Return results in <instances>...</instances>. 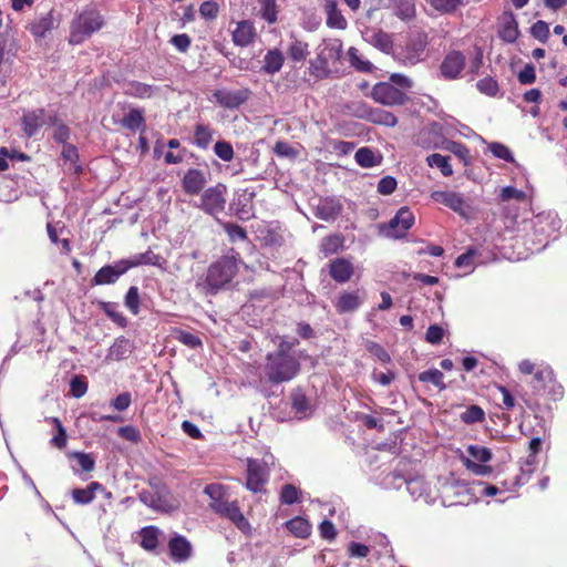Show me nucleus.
Listing matches in <instances>:
<instances>
[{"instance_id":"c9c22d12","label":"nucleus","mask_w":567,"mask_h":567,"mask_svg":"<svg viewBox=\"0 0 567 567\" xmlns=\"http://www.w3.org/2000/svg\"><path fill=\"white\" fill-rule=\"evenodd\" d=\"M161 533L159 528L155 526L143 527L140 533L141 546L148 551L156 549Z\"/></svg>"},{"instance_id":"6ab92c4d","label":"nucleus","mask_w":567,"mask_h":567,"mask_svg":"<svg viewBox=\"0 0 567 567\" xmlns=\"http://www.w3.org/2000/svg\"><path fill=\"white\" fill-rule=\"evenodd\" d=\"M51 116L47 115L43 110H35L24 114L22 123L23 131L28 136H33L37 132L50 123Z\"/></svg>"},{"instance_id":"4c0bfd02","label":"nucleus","mask_w":567,"mask_h":567,"mask_svg":"<svg viewBox=\"0 0 567 567\" xmlns=\"http://www.w3.org/2000/svg\"><path fill=\"white\" fill-rule=\"evenodd\" d=\"M159 257L153 254L151 250L142 254L131 256L128 259H124L127 269L141 266V265H157Z\"/></svg>"},{"instance_id":"ea45409f","label":"nucleus","mask_w":567,"mask_h":567,"mask_svg":"<svg viewBox=\"0 0 567 567\" xmlns=\"http://www.w3.org/2000/svg\"><path fill=\"white\" fill-rule=\"evenodd\" d=\"M394 13L402 20H410L415 16L414 0H394Z\"/></svg>"},{"instance_id":"f3484780","label":"nucleus","mask_w":567,"mask_h":567,"mask_svg":"<svg viewBox=\"0 0 567 567\" xmlns=\"http://www.w3.org/2000/svg\"><path fill=\"white\" fill-rule=\"evenodd\" d=\"M431 198L434 202L451 208L461 216L466 215V204L461 194H457L455 192L435 190L431 194Z\"/></svg>"},{"instance_id":"4be33fe9","label":"nucleus","mask_w":567,"mask_h":567,"mask_svg":"<svg viewBox=\"0 0 567 567\" xmlns=\"http://www.w3.org/2000/svg\"><path fill=\"white\" fill-rule=\"evenodd\" d=\"M168 548L172 558L175 561H185L192 555V545L190 543L181 535H175L168 542Z\"/></svg>"},{"instance_id":"e2e57ef3","label":"nucleus","mask_w":567,"mask_h":567,"mask_svg":"<svg viewBox=\"0 0 567 567\" xmlns=\"http://www.w3.org/2000/svg\"><path fill=\"white\" fill-rule=\"evenodd\" d=\"M62 157L66 161V162H70V164L72 165V168L74 171V173H80L81 172V166L78 165V159H79V155H78V150L71 145V144H65L63 146V150H62Z\"/></svg>"},{"instance_id":"412c9836","label":"nucleus","mask_w":567,"mask_h":567,"mask_svg":"<svg viewBox=\"0 0 567 567\" xmlns=\"http://www.w3.org/2000/svg\"><path fill=\"white\" fill-rule=\"evenodd\" d=\"M256 29L252 22L244 20L233 31V41L238 47H248L255 41Z\"/></svg>"},{"instance_id":"864d4df0","label":"nucleus","mask_w":567,"mask_h":567,"mask_svg":"<svg viewBox=\"0 0 567 567\" xmlns=\"http://www.w3.org/2000/svg\"><path fill=\"white\" fill-rule=\"evenodd\" d=\"M371 120L374 123L382 124L385 126H395L398 118L390 112L384 110H375L371 113Z\"/></svg>"},{"instance_id":"4d7b16f0","label":"nucleus","mask_w":567,"mask_h":567,"mask_svg":"<svg viewBox=\"0 0 567 567\" xmlns=\"http://www.w3.org/2000/svg\"><path fill=\"white\" fill-rule=\"evenodd\" d=\"M350 62L352 66L362 72H368L372 70V64L369 61L362 60L358 49L350 48L348 51Z\"/></svg>"},{"instance_id":"9b49d317","label":"nucleus","mask_w":567,"mask_h":567,"mask_svg":"<svg viewBox=\"0 0 567 567\" xmlns=\"http://www.w3.org/2000/svg\"><path fill=\"white\" fill-rule=\"evenodd\" d=\"M371 96L383 105H402L406 101V95L388 82L377 83L372 89Z\"/></svg>"},{"instance_id":"1a4fd4ad","label":"nucleus","mask_w":567,"mask_h":567,"mask_svg":"<svg viewBox=\"0 0 567 567\" xmlns=\"http://www.w3.org/2000/svg\"><path fill=\"white\" fill-rule=\"evenodd\" d=\"M427 37L424 33L413 35L398 53V60L404 65H415L424 60Z\"/></svg>"},{"instance_id":"c03bdc74","label":"nucleus","mask_w":567,"mask_h":567,"mask_svg":"<svg viewBox=\"0 0 567 567\" xmlns=\"http://www.w3.org/2000/svg\"><path fill=\"white\" fill-rule=\"evenodd\" d=\"M308 53V44L299 40H295L288 48V55L296 62L306 60Z\"/></svg>"},{"instance_id":"5fc2aeb1","label":"nucleus","mask_w":567,"mask_h":567,"mask_svg":"<svg viewBox=\"0 0 567 567\" xmlns=\"http://www.w3.org/2000/svg\"><path fill=\"white\" fill-rule=\"evenodd\" d=\"M260 13L268 23L277 21V4L275 0H261Z\"/></svg>"},{"instance_id":"338daca9","label":"nucleus","mask_w":567,"mask_h":567,"mask_svg":"<svg viewBox=\"0 0 567 567\" xmlns=\"http://www.w3.org/2000/svg\"><path fill=\"white\" fill-rule=\"evenodd\" d=\"M215 154L223 161L229 162L234 157L233 146L225 141H219L214 146Z\"/></svg>"},{"instance_id":"774afa93","label":"nucleus","mask_w":567,"mask_h":567,"mask_svg":"<svg viewBox=\"0 0 567 567\" xmlns=\"http://www.w3.org/2000/svg\"><path fill=\"white\" fill-rule=\"evenodd\" d=\"M476 86L480 92L489 96H495L498 91V84L492 78H484L480 80Z\"/></svg>"},{"instance_id":"423d86ee","label":"nucleus","mask_w":567,"mask_h":567,"mask_svg":"<svg viewBox=\"0 0 567 567\" xmlns=\"http://www.w3.org/2000/svg\"><path fill=\"white\" fill-rule=\"evenodd\" d=\"M272 455L262 460L247 458L246 487L252 493L262 492L269 478Z\"/></svg>"},{"instance_id":"b1692460","label":"nucleus","mask_w":567,"mask_h":567,"mask_svg":"<svg viewBox=\"0 0 567 567\" xmlns=\"http://www.w3.org/2000/svg\"><path fill=\"white\" fill-rule=\"evenodd\" d=\"M364 40L382 52H390L393 42L391 35L382 30H369L364 33Z\"/></svg>"},{"instance_id":"4468645a","label":"nucleus","mask_w":567,"mask_h":567,"mask_svg":"<svg viewBox=\"0 0 567 567\" xmlns=\"http://www.w3.org/2000/svg\"><path fill=\"white\" fill-rule=\"evenodd\" d=\"M217 103L227 109H236L244 104L250 96L248 89H240L235 91L218 90L214 93Z\"/></svg>"},{"instance_id":"e433bc0d","label":"nucleus","mask_w":567,"mask_h":567,"mask_svg":"<svg viewBox=\"0 0 567 567\" xmlns=\"http://www.w3.org/2000/svg\"><path fill=\"white\" fill-rule=\"evenodd\" d=\"M288 530L299 538H307L311 534V525L302 517H295L286 523Z\"/></svg>"},{"instance_id":"49530a36","label":"nucleus","mask_w":567,"mask_h":567,"mask_svg":"<svg viewBox=\"0 0 567 567\" xmlns=\"http://www.w3.org/2000/svg\"><path fill=\"white\" fill-rule=\"evenodd\" d=\"M254 192L240 195L237 202L234 203V206H240L241 208H237V214L240 218H248L251 209V200L254 197Z\"/></svg>"},{"instance_id":"052dcab7","label":"nucleus","mask_w":567,"mask_h":567,"mask_svg":"<svg viewBox=\"0 0 567 567\" xmlns=\"http://www.w3.org/2000/svg\"><path fill=\"white\" fill-rule=\"evenodd\" d=\"M223 228L231 241H244L247 238L245 229L237 224L224 223Z\"/></svg>"},{"instance_id":"393cba45","label":"nucleus","mask_w":567,"mask_h":567,"mask_svg":"<svg viewBox=\"0 0 567 567\" xmlns=\"http://www.w3.org/2000/svg\"><path fill=\"white\" fill-rule=\"evenodd\" d=\"M48 236L53 244H61L62 249L65 254L71 251V246L68 237H64L68 233L64 224L58 221L55 224L48 223L47 225Z\"/></svg>"},{"instance_id":"72a5a7b5","label":"nucleus","mask_w":567,"mask_h":567,"mask_svg":"<svg viewBox=\"0 0 567 567\" xmlns=\"http://www.w3.org/2000/svg\"><path fill=\"white\" fill-rule=\"evenodd\" d=\"M102 488L97 482L90 483L85 488H74L72 491L73 501L81 505L90 504L95 497V492Z\"/></svg>"},{"instance_id":"2eb2a0df","label":"nucleus","mask_w":567,"mask_h":567,"mask_svg":"<svg viewBox=\"0 0 567 567\" xmlns=\"http://www.w3.org/2000/svg\"><path fill=\"white\" fill-rule=\"evenodd\" d=\"M217 514L233 522L244 533L250 530V524L243 515L236 501H227L223 507H217Z\"/></svg>"},{"instance_id":"ddd939ff","label":"nucleus","mask_w":567,"mask_h":567,"mask_svg":"<svg viewBox=\"0 0 567 567\" xmlns=\"http://www.w3.org/2000/svg\"><path fill=\"white\" fill-rule=\"evenodd\" d=\"M127 270L124 259L116 261L114 265H106L95 274L92 284L95 286L114 284Z\"/></svg>"},{"instance_id":"dca6fc26","label":"nucleus","mask_w":567,"mask_h":567,"mask_svg":"<svg viewBox=\"0 0 567 567\" xmlns=\"http://www.w3.org/2000/svg\"><path fill=\"white\" fill-rule=\"evenodd\" d=\"M313 208L316 217L329 221L334 220L340 215L342 205L336 197H324L320 198Z\"/></svg>"},{"instance_id":"bb28decb","label":"nucleus","mask_w":567,"mask_h":567,"mask_svg":"<svg viewBox=\"0 0 567 567\" xmlns=\"http://www.w3.org/2000/svg\"><path fill=\"white\" fill-rule=\"evenodd\" d=\"M285 58L278 49L269 50L264 58L261 70L267 74H275L282 68Z\"/></svg>"},{"instance_id":"7c9ffc66","label":"nucleus","mask_w":567,"mask_h":567,"mask_svg":"<svg viewBox=\"0 0 567 567\" xmlns=\"http://www.w3.org/2000/svg\"><path fill=\"white\" fill-rule=\"evenodd\" d=\"M204 493L210 498L209 506L217 514V507L227 503L225 487L220 484H209L205 487Z\"/></svg>"},{"instance_id":"0eeeda50","label":"nucleus","mask_w":567,"mask_h":567,"mask_svg":"<svg viewBox=\"0 0 567 567\" xmlns=\"http://www.w3.org/2000/svg\"><path fill=\"white\" fill-rule=\"evenodd\" d=\"M138 499L158 513L169 514L179 508V501L172 494L169 488H164L157 492L141 491Z\"/></svg>"},{"instance_id":"a19ab883","label":"nucleus","mask_w":567,"mask_h":567,"mask_svg":"<svg viewBox=\"0 0 567 567\" xmlns=\"http://www.w3.org/2000/svg\"><path fill=\"white\" fill-rule=\"evenodd\" d=\"M426 163L431 167H437L444 176H451L453 174L449 156H443L437 153L431 154L427 156Z\"/></svg>"},{"instance_id":"9d476101","label":"nucleus","mask_w":567,"mask_h":567,"mask_svg":"<svg viewBox=\"0 0 567 567\" xmlns=\"http://www.w3.org/2000/svg\"><path fill=\"white\" fill-rule=\"evenodd\" d=\"M226 186L223 184L207 188L202 194L200 203L197 207L212 216L220 214L226 205Z\"/></svg>"},{"instance_id":"cd10ccee","label":"nucleus","mask_w":567,"mask_h":567,"mask_svg":"<svg viewBox=\"0 0 567 567\" xmlns=\"http://www.w3.org/2000/svg\"><path fill=\"white\" fill-rule=\"evenodd\" d=\"M132 352V344L128 339L121 337L117 338L110 347L107 359L120 361L127 358Z\"/></svg>"},{"instance_id":"20e7f679","label":"nucleus","mask_w":567,"mask_h":567,"mask_svg":"<svg viewBox=\"0 0 567 567\" xmlns=\"http://www.w3.org/2000/svg\"><path fill=\"white\" fill-rule=\"evenodd\" d=\"M467 455H461V461L465 468L476 476H488L492 474L493 468L487 465L492 458L493 453L489 449L471 444L466 447Z\"/></svg>"},{"instance_id":"5701e85b","label":"nucleus","mask_w":567,"mask_h":567,"mask_svg":"<svg viewBox=\"0 0 567 567\" xmlns=\"http://www.w3.org/2000/svg\"><path fill=\"white\" fill-rule=\"evenodd\" d=\"M353 275L352 264L344 258H337L330 264V276L338 282H347Z\"/></svg>"},{"instance_id":"a18cd8bd","label":"nucleus","mask_w":567,"mask_h":567,"mask_svg":"<svg viewBox=\"0 0 567 567\" xmlns=\"http://www.w3.org/2000/svg\"><path fill=\"white\" fill-rule=\"evenodd\" d=\"M213 133L212 130L203 124H198L195 128V143L202 148H206L212 142Z\"/></svg>"},{"instance_id":"09e8293b","label":"nucleus","mask_w":567,"mask_h":567,"mask_svg":"<svg viewBox=\"0 0 567 567\" xmlns=\"http://www.w3.org/2000/svg\"><path fill=\"white\" fill-rule=\"evenodd\" d=\"M122 122L126 128L136 131L143 125L144 117L140 110H131Z\"/></svg>"},{"instance_id":"de8ad7c7","label":"nucleus","mask_w":567,"mask_h":567,"mask_svg":"<svg viewBox=\"0 0 567 567\" xmlns=\"http://www.w3.org/2000/svg\"><path fill=\"white\" fill-rule=\"evenodd\" d=\"M364 348L370 354L375 357L381 362H383V363L390 362V360H391L390 354L381 344H379L374 341H371V340H367L364 342Z\"/></svg>"},{"instance_id":"a211bd4d","label":"nucleus","mask_w":567,"mask_h":567,"mask_svg":"<svg viewBox=\"0 0 567 567\" xmlns=\"http://www.w3.org/2000/svg\"><path fill=\"white\" fill-rule=\"evenodd\" d=\"M206 182V176L203 171L190 168L185 173L182 179V186L186 194L197 195L204 188Z\"/></svg>"},{"instance_id":"69168bd1","label":"nucleus","mask_w":567,"mask_h":567,"mask_svg":"<svg viewBox=\"0 0 567 567\" xmlns=\"http://www.w3.org/2000/svg\"><path fill=\"white\" fill-rule=\"evenodd\" d=\"M532 35L540 42H546L549 38V25L545 21H537L530 28Z\"/></svg>"},{"instance_id":"37998d69","label":"nucleus","mask_w":567,"mask_h":567,"mask_svg":"<svg viewBox=\"0 0 567 567\" xmlns=\"http://www.w3.org/2000/svg\"><path fill=\"white\" fill-rule=\"evenodd\" d=\"M49 420L53 423V425L56 429V433L51 439L50 443L53 446H55L56 449L62 450V449H64L66 446V443H68L66 431H65L64 426L62 425L61 421L58 417H50Z\"/></svg>"},{"instance_id":"79ce46f5","label":"nucleus","mask_w":567,"mask_h":567,"mask_svg":"<svg viewBox=\"0 0 567 567\" xmlns=\"http://www.w3.org/2000/svg\"><path fill=\"white\" fill-rule=\"evenodd\" d=\"M443 379H444L443 373L437 369L426 370L419 374V380L421 382L432 383L434 386L439 388L440 390H444L446 388L443 382Z\"/></svg>"},{"instance_id":"58836bf2","label":"nucleus","mask_w":567,"mask_h":567,"mask_svg":"<svg viewBox=\"0 0 567 567\" xmlns=\"http://www.w3.org/2000/svg\"><path fill=\"white\" fill-rule=\"evenodd\" d=\"M292 409L298 417H306L311 413V408L306 395L300 391H295L291 395Z\"/></svg>"},{"instance_id":"f03ea898","label":"nucleus","mask_w":567,"mask_h":567,"mask_svg":"<svg viewBox=\"0 0 567 567\" xmlns=\"http://www.w3.org/2000/svg\"><path fill=\"white\" fill-rule=\"evenodd\" d=\"M104 24L103 17L94 8H84L72 20L70 25L71 44H80L97 32Z\"/></svg>"},{"instance_id":"603ef678","label":"nucleus","mask_w":567,"mask_h":567,"mask_svg":"<svg viewBox=\"0 0 567 567\" xmlns=\"http://www.w3.org/2000/svg\"><path fill=\"white\" fill-rule=\"evenodd\" d=\"M299 489L292 484H285L280 491V501L284 504L291 505L299 501Z\"/></svg>"},{"instance_id":"39448f33","label":"nucleus","mask_w":567,"mask_h":567,"mask_svg":"<svg viewBox=\"0 0 567 567\" xmlns=\"http://www.w3.org/2000/svg\"><path fill=\"white\" fill-rule=\"evenodd\" d=\"M237 272V262L233 257H223L214 262L207 272L206 282L210 291L215 292L231 281Z\"/></svg>"},{"instance_id":"aec40b11","label":"nucleus","mask_w":567,"mask_h":567,"mask_svg":"<svg viewBox=\"0 0 567 567\" xmlns=\"http://www.w3.org/2000/svg\"><path fill=\"white\" fill-rule=\"evenodd\" d=\"M498 35L503 41L507 43H513L517 40L519 30L515 16L512 12L503 13L499 23Z\"/></svg>"},{"instance_id":"c756f323","label":"nucleus","mask_w":567,"mask_h":567,"mask_svg":"<svg viewBox=\"0 0 567 567\" xmlns=\"http://www.w3.org/2000/svg\"><path fill=\"white\" fill-rule=\"evenodd\" d=\"M204 493L210 498L209 506L217 514V507L227 503L225 487L220 484H209L205 487Z\"/></svg>"},{"instance_id":"2f4dec72","label":"nucleus","mask_w":567,"mask_h":567,"mask_svg":"<svg viewBox=\"0 0 567 567\" xmlns=\"http://www.w3.org/2000/svg\"><path fill=\"white\" fill-rule=\"evenodd\" d=\"M362 303V298L358 292H344L337 301V310L340 313L351 312L357 310Z\"/></svg>"},{"instance_id":"7ed1b4c3","label":"nucleus","mask_w":567,"mask_h":567,"mask_svg":"<svg viewBox=\"0 0 567 567\" xmlns=\"http://www.w3.org/2000/svg\"><path fill=\"white\" fill-rule=\"evenodd\" d=\"M342 53L340 40L323 41L317 48V56L310 62V72L317 78H326L330 72V65L337 62Z\"/></svg>"},{"instance_id":"f257e3e1","label":"nucleus","mask_w":567,"mask_h":567,"mask_svg":"<svg viewBox=\"0 0 567 567\" xmlns=\"http://www.w3.org/2000/svg\"><path fill=\"white\" fill-rule=\"evenodd\" d=\"M291 344L281 341L278 350L268 353L265 374L270 383L278 384L292 380L300 370L298 359L290 353Z\"/></svg>"},{"instance_id":"13d9d810","label":"nucleus","mask_w":567,"mask_h":567,"mask_svg":"<svg viewBox=\"0 0 567 567\" xmlns=\"http://www.w3.org/2000/svg\"><path fill=\"white\" fill-rule=\"evenodd\" d=\"M427 2L442 13H450L462 4V0H427Z\"/></svg>"},{"instance_id":"6e6d98bb","label":"nucleus","mask_w":567,"mask_h":567,"mask_svg":"<svg viewBox=\"0 0 567 567\" xmlns=\"http://www.w3.org/2000/svg\"><path fill=\"white\" fill-rule=\"evenodd\" d=\"M553 380V370L549 367H543L534 371V388L540 390L545 384Z\"/></svg>"},{"instance_id":"8fccbe9b","label":"nucleus","mask_w":567,"mask_h":567,"mask_svg":"<svg viewBox=\"0 0 567 567\" xmlns=\"http://www.w3.org/2000/svg\"><path fill=\"white\" fill-rule=\"evenodd\" d=\"M125 307L133 313L137 315L140 312V293L138 288L135 286L130 287L126 292Z\"/></svg>"},{"instance_id":"bf43d9fd","label":"nucleus","mask_w":567,"mask_h":567,"mask_svg":"<svg viewBox=\"0 0 567 567\" xmlns=\"http://www.w3.org/2000/svg\"><path fill=\"white\" fill-rule=\"evenodd\" d=\"M102 309L115 323L120 324L121 327L126 326V318L120 311H117L116 303L103 302Z\"/></svg>"},{"instance_id":"f704fd0d","label":"nucleus","mask_w":567,"mask_h":567,"mask_svg":"<svg viewBox=\"0 0 567 567\" xmlns=\"http://www.w3.org/2000/svg\"><path fill=\"white\" fill-rule=\"evenodd\" d=\"M354 158L361 167H374L381 164L382 156L369 147H361L355 152Z\"/></svg>"},{"instance_id":"473e14b6","label":"nucleus","mask_w":567,"mask_h":567,"mask_svg":"<svg viewBox=\"0 0 567 567\" xmlns=\"http://www.w3.org/2000/svg\"><path fill=\"white\" fill-rule=\"evenodd\" d=\"M327 24L330 28L344 29L347 20L343 18L338 9L336 0H328L326 3Z\"/></svg>"},{"instance_id":"a878e982","label":"nucleus","mask_w":567,"mask_h":567,"mask_svg":"<svg viewBox=\"0 0 567 567\" xmlns=\"http://www.w3.org/2000/svg\"><path fill=\"white\" fill-rule=\"evenodd\" d=\"M54 19L52 12H47L38 17L29 24L30 32L37 38H43L48 31L53 28Z\"/></svg>"},{"instance_id":"0e129e2a","label":"nucleus","mask_w":567,"mask_h":567,"mask_svg":"<svg viewBox=\"0 0 567 567\" xmlns=\"http://www.w3.org/2000/svg\"><path fill=\"white\" fill-rule=\"evenodd\" d=\"M153 91L154 90L151 85L140 82L131 83L127 90L130 94L141 99L151 97L153 95Z\"/></svg>"},{"instance_id":"f8f14e48","label":"nucleus","mask_w":567,"mask_h":567,"mask_svg":"<svg viewBox=\"0 0 567 567\" xmlns=\"http://www.w3.org/2000/svg\"><path fill=\"white\" fill-rule=\"evenodd\" d=\"M465 66V56L460 51H451L443 59L440 70L443 78L454 80L460 76Z\"/></svg>"},{"instance_id":"c85d7f7f","label":"nucleus","mask_w":567,"mask_h":567,"mask_svg":"<svg viewBox=\"0 0 567 567\" xmlns=\"http://www.w3.org/2000/svg\"><path fill=\"white\" fill-rule=\"evenodd\" d=\"M204 493L210 498L209 506L217 514V507L227 503L225 487L220 484H209L205 487Z\"/></svg>"},{"instance_id":"3c124183","label":"nucleus","mask_w":567,"mask_h":567,"mask_svg":"<svg viewBox=\"0 0 567 567\" xmlns=\"http://www.w3.org/2000/svg\"><path fill=\"white\" fill-rule=\"evenodd\" d=\"M484 416V411L480 406L472 405L461 414V420L466 424H473L482 422Z\"/></svg>"},{"instance_id":"6e6552de","label":"nucleus","mask_w":567,"mask_h":567,"mask_svg":"<svg viewBox=\"0 0 567 567\" xmlns=\"http://www.w3.org/2000/svg\"><path fill=\"white\" fill-rule=\"evenodd\" d=\"M413 224V213L408 207H401L388 224H382L379 227L383 236L399 239L405 236Z\"/></svg>"},{"instance_id":"680f3d73","label":"nucleus","mask_w":567,"mask_h":567,"mask_svg":"<svg viewBox=\"0 0 567 567\" xmlns=\"http://www.w3.org/2000/svg\"><path fill=\"white\" fill-rule=\"evenodd\" d=\"M488 148L495 157L504 159L508 163L514 162L513 154L506 145L494 142L489 144Z\"/></svg>"}]
</instances>
